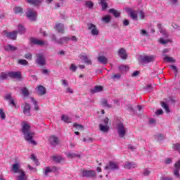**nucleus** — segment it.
Returning a JSON list of instances; mask_svg holds the SVG:
<instances>
[{"instance_id":"f257e3e1","label":"nucleus","mask_w":180,"mask_h":180,"mask_svg":"<svg viewBox=\"0 0 180 180\" xmlns=\"http://www.w3.org/2000/svg\"><path fill=\"white\" fill-rule=\"evenodd\" d=\"M22 133L24 134V139L30 144L36 146L37 143L33 139L34 137V131L30 130V124L24 122L22 124Z\"/></svg>"},{"instance_id":"f03ea898","label":"nucleus","mask_w":180,"mask_h":180,"mask_svg":"<svg viewBox=\"0 0 180 180\" xmlns=\"http://www.w3.org/2000/svg\"><path fill=\"white\" fill-rule=\"evenodd\" d=\"M98 129L102 133H108L109 131V118L106 117L101 120L98 125Z\"/></svg>"},{"instance_id":"7ed1b4c3","label":"nucleus","mask_w":180,"mask_h":180,"mask_svg":"<svg viewBox=\"0 0 180 180\" xmlns=\"http://www.w3.org/2000/svg\"><path fill=\"white\" fill-rule=\"evenodd\" d=\"M126 12L128 13L129 16H130L132 20H139V11L131 8H126Z\"/></svg>"},{"instance_id":"20e7f679","label":"nucleus","mask_w":180,"mask_h":180,"mask_svg":"<svg viewBox=\"0 0 180 180\" xmlns=\"http://www.w3.org/2000/svg\"><path fill=\"white\" fill-rule=\"evenodd\" d=\"M117 131L119 137L120 139H123L124 136H126V127H124V124L123 123H119L117 125Z\"/></svg>"},{"instance_id":"39448f33","label":"nucleus","mask_w":180,"mask_h":180,"mask_svg":"<svg viewBox=\"0 0 180 180\" xmlns=\"http://www.w3.org/2000/svg\"><path fill=\"white\" fill-rule=\"evenodd\" d=\"M26 15H27V18L30 20L34 21L37 18V12H36L33 8H27Z\"/></svg>"},{"instance_id":"423d86ee","label":"nucleus","mask_w":180,"mask_h":180,"mask_svg":"<svg viewBox=\"0 0 180 180\" xmlns=\"http://www.w3.org/2000/svg\"><path fill=\"white\" fill-rule=\"evenodd\" d=\"M154 56H140V63L142 65L148 64V63H153L154 61Z\"/></svg>"},{"instance_id":"0eeeda50","label":"nucleus","mask_w":180,"mask_h":180,"mask_svg":"<svg viewBox=\"0 0 180 180\" xmlns=\"http://www.w3.org/2000/svg\"><path fill=\"white\" fill-rule=\"evenodd\" d=\"M87 28H88V30H90L92 36H98L99 34V30H98V27L94 24L93 23L87 24Z\"/></svg>"},{"instance_id":"6e6552de","label":"nucleus","mask_w":180,"mask_h":180,"mask_svg":"<svg viewBox=\"0 0 180 180\" xmlns=\"http://www.w3.org/2000/svg\"><path fill=\"white\" fill-rule=\"evenodd\" d=\"M11 172L13 174H20L23 169L20 167V162H18L12 165Z\"/></svg>"},{"instance_id":"1a4fd4ad","label":"nucleus","mask_w":180,"mask_h":180,"mask_svg":"<svg viewBox=\"0 0 180 180\" xmlns=\"http://www.w3.org/2000/svg\"><path fill=\"white\" fill-rule=\"evenodd\" d=\"M105 171L109 174L110 171H115V169H119V165L115 162H110L109 165L105 166Z\"/></svg>"},{"instance_id":"9d476101","label":"nucleus","mask_w":180,"mask_h":180,"mask_svg":"<svg viewBox=\"0 0 180 180\" xmlns=\"http://www.w3.org/2000/svg\"><path fill=\"white\" fill-rule=\"evenodd\" d=\"M52 40L53 41H56L57 44H64V43L70 41V40H71V38L64 37L60 38L59 40H57V39L56 38V35L53 34L52 35Z\"/></svg>"},{"instance_id":"9b49d317","label":"nucleus","mask_w":180,"mask_h":180,"mask_svg":"<svg viewBox=\"0 0 180 180\" xmlns=\"http://www.w3.org/2000/svg\"><path fill=\"white\" fill-rule=\"evenodd\" d=\"M37 64H38V65H40L41 67L44 66L46 65V58H44V56H43L41 53H38L37 55Z\"/></svg>"},{"instance_id":"f8f14e48","label":"nucleus","mask_w":180,"mask_h":180,"mask_svg":"<svg viewBox=\"0 0 180 180\" xmlns=\"http://www.w3.org/2000/svg\"><path fill=\"white\" fill-rule=\"evenodd\" d=\"M4 33L7 37V39H9L10 40H16V37H18V31H13V32H6L4 31Z\"/></svg>"},{"instance_id":"ddd939ff","label":"nucleus","mask_w":180,"mask_h":180,"mask_svg":"<svg viewBox=\"0 0 180 180\" xmlns=\"http://www.w3.org/2000/svg\"><path fill=\"white\" fill-rule=\"evenodd\" d=\"M96 175V173L94 170H83L82 176L86 178H94Z\"/></svg>"},{"instance_id":"4468645a","label":"nucleus","mask_w":180,"mask_h":180,"mask_svg":"<svg viewBox=\"0 0 180 180\" xmlns=\"http://www.w3.org/2000/svg\"><path fill=\"white\" fill-rule=\"evenodd\" d=\"M179 170H180V160H179L175 164H174V175L176 176V178H179Z\"/></svg>"},{"instance_id":"2eb2a0df","label":"nucleus","mask_w":180,"mask_h":180,"mask_svg":"<svg viewBox=\"0 0 180 180\" xmlns=\"http://www.w3.org/2000/svg\"><path fill=\"white\" fill-rule=\"evenodd\" d=\"M49 142L52 147H56V146H58V138L56 136H51L49 139Z\"/></svg>"},{"instance_id":"dca6fc26","label":"nucleus","mask_w":180,"mask_h":180,"mask_svg":"<svg viewBox=\"0 0 180 180\" xmlns=\"http://www.w3.org/2000/svg\"><path fill=\"white\" fill-rule=\"evenodd\" d=\"M80 59L84 64H87L88 65H92V60H91V59L86 55L81 54Z\"/></svg>"},{"instance_id":"f3484780","label":"nucleus","mask_w":180,"mask_h":180,"mask_svg":"<svg viewBox=\"0 0 180 180\" xmlns=\"http://www.w3.org/2000/svg\"><path fill=\"white\" fill-rule=\"evenodd\" d=\"M8 76L11 78H15L16 79H20L22 78V73L20 72H10Z\"/></svg>"},{"instance_id":"a211bd4d","label":"nucleus","mask_w":180,"mask_h":180,"mask_svg":"<svg viewBox=\"0 0 180 180\" xmlns=\"http://www.w3.org/2000/svg\"><path fill=\"white\" fill-rule=\"evenodd\" d=\"M22 112H23V113L25 116H30L31 115L30 105L29 103H25L24 104V108H23Z\"/></svg>"},{"instance_id":"6ab92c4d","label":"nucleus","mask_w":180,"mask_h":180,"mask_svg":"<svg viewBox=\"0 0 180 180\" xmlns=\"http://www.w3.org/2000/svg\"><path fill=\"white\" fill-rule=\"evenodd\" d=\"M118 56L122 60H126V58H127V53H126V50L124 49H123V48H121L118 51Z\"/></svg>"},{"instance_id":"aec40b11","label":"nucleus","mask_w":180,"mask_h":180,"mask_svg":"<svg viewBox=\"0 0 180 180\" xmlns=\"http://www.w3.org/2000/svg\"><path fill=\"white\" fill-rule=\"evenodd\" d=\"M30 41L32 44H37V46H44L46 44V42L36 38H32Z\"/></svg>"},{"instance_id":"412c9836","label":"nucleus","mask_w":180,"mask_h":180,"mask_svg":"<svg viewBox=\"0 0 180 180\" xmlns=\"http://www.w3.org/2000/svg\"><path fill=\"white\" fill-rule=\"evenodd\" d=\"M6 101H8L9 104L16 108V103H15V100L13 99L12 96L11 94H6L5 96Z\"/></svg>"},{"instance_id":"4be33fe9","label":"nucleus","mask_w":180,"mask_h":180,"mask_svg":"<svg viewBox=\"0 0 180 180\" xmlns=\"http://www.w3.org/2000/svg\"><path fill=\"white\" fill-rule=\"evenodd\" d=\"M16 180H28L27 175H26L25 171L21 172L20 174L17 176Z\"/></svg>"},{"instance_id":"5701e85b","label":"nucleus","mask_w":180,"mask_h":180,"mask_svg":"<svg viewBox=\"0 0 180 180\" xmlns=\"http://www.w3.org/2000/svg\"><path fill=\"white\" fill-rule=\"evenodd\" d=\"M68 158H81V154L69 152L66 154Z\"/></svg>"},{"instance_id":"b1692460","label":"nucleus","mask_w":180,"mask_h":180,"mask_svg":"<svg viewBox=\"0 0 180 180\" xmlns=\"http://www.w3.org/2000/svg\"><path fill=\"white\" fill-rule=\"evenodd\" d=\"M56 30L58 32V33H64V24L63 23H58L55 27Z\"/></svg>"},{"instance_id":"393cba45","label":"nucleus","mask_w":180,"mask_h":180,"mask_svg":"<svg viewBox=\"0 0 180 180\" xmlns=\"http://www.w3.org/2000/svg\"><path fill=\"white\" fill-rule=\"evenodd\" d=\"M158 28L159 29V31L162 34V36L165 37H168V33H167V31L162 27L161 24H158Z\"/></svg>"},{"instance_id":"a878e982","label":"nucleus","mask_w":180,"mask_h":180,"mask_svg":"<svg viewBox=\"0 0 180 180\" xmlns=\"http://www.w3.org/2000/svg\"><path fill=\"white\" fill-rule=\"evenodd\" d=\"M27 2H28V4H30V5L37 6V5H40V4L43 2V0H27Z\"/></svg>"},{"instance_id":"bb28decb","label":"nucleus","mask_w":180,"mask_h":180,"mask_svg":"<svg viewBox=\"0 0 180 180\" xmlns=\"http://www.w3.org/2000/svg\"><path fill=\"white\" fill-rule=\"evenodd\" d=\"M124 168L127 169H133V168H136V163L127 162L124 165Z\"/></svg>"},{"instance_id":"cd10ccee","label":"nucleus","mask_w":180,"mask_h":180,"mask_svg":"<svg viewBox=\"0 0 180 180\" xmlns=\"http://www.w3.org/2000/svg\"><path fill=\"white\" fill-rule=\"evenodd\" d=\"M97 60L101 64H108V58L103 56H98Z\"/></svg>"},{"instance_id":"c85d7f7f","label":"nucleus","mask_w":180,"mask_h":180,"mask_svg":"<svg viewBox=\"0 0 180 180\" xmlns=\"http://www.w3.org/2000/svg\"><path fill=\"white\" fill-rule=\"evenodd\" d=\"M103 91V87L101 86H96L93 89L91 90L92 94H98V92H102Z\"/></svg>"},{"instance_id":"c756f323","label":"nucleus","mask_w":180,"mask_h":180,"mask_svg":"<svg viewBox=\"0 0 180 180\" xmlns=\"http://www.w3.org/2000/svg\"><path fill=\"white\" fill-rule=\"evenodd\" d=\"M110 13H112L115 18H120V12L115 8H110L109 10Z\"/></svg>"},{"instance_id":"7c9ffc66","label":"nucleus","mask_w":180,"mask_h":180,"mask_svg":"<svg viewBox=\"0 0 180 180\" xmlns=\"http://www.w3.org/2000/svg\"><path fill=\"white\" fill-rule=\"evenodd\" d=\"M4 50L6 51H15V50H18V48H16V46H13V45L8 44L4 46Z\"/></svg>"},{"instance_id":"2f4dec72","label":"nucleus","mask_w":180,"mask_h":180,"mask_svg":"<svg viewBox=\"0 0 180 180\" xmlns=\"http://www.w3.org/2000/svg\"><path fill=\"white\" fill-rule=\"evenodd\" d=\"M101 105L103 106V108H107L108 109H110L112 108V104L108 103V100L106 99H103L101 101Z\"/></svg>"},{"instance_id":"473e14b6","label":"nucleus","mask_w":180,"mask_h":180,"mask_svg":"<svg viewBox=\"0 0 180 180\" xmlns=\"http://www.w3.org/2000/svg\"><path fill=\"white\" fill-rule=\"evenodd\" d=\"M26 32V28L23 27L22 25H18L17 33H20V34H23Z\"/></svg>"},{"instance_id":"72a5a7b5","label":"nucleus","mask_w":180,"mask_h":180,"mask_svg":"<svg viewBox=\"0 0 180 180\" xmlns=\"http://www.w3.org/2000/svg\"><path fill=\"white\" fill-rule=\"evenodd\" d=\"M108 0H101L100 4L101 5L102 11H105V9L108 8V4H106V1Z\"/></svg>"},{"instance_id":"f704fd0d","label":"nucleus","mask_w":180,"mask_h":180,"mask_svg":"<svg viewBox=\"0 0 180 180\" xmlns=\"http://www.w3.org/2000/svg\"><path fill=\"white\" fill-rule=\"evenodd\" d=\"M61 120L65 123H71V120H70V117L65 115H61Z\"/></svg>"},{"instance_id":"c9c22d12","label":"nucleus","mask_w":180,"mask_h":180,"mask_svg":"<svg viewBox=\"0 0 180 180\" xmlns=\"http://www.w3.org/2000/svg\"><path fill=\"white\" fill-rule=\"evenodd\" d=\"M38 93L39 95H45L46 94V88L43 86H38Z\"/></svg>"},{"instance_id":"e433bc0d","label":"nucleus","mask_w":180,"mask_h":180,"mask_svg":"<svg viewBox=\"0 0 180 180\" xmlns=\"http://www.w3.org/2000/svg\"><path fill=\"white\" fill-rule=\"evenodd\" d=\"M73 127L75 129V130H84V126L77 123H75L73 124Z\"/></svg>"},{"instance_id":"4c0bfd02","label":"nucleus","mask_w":180,"mask_h":180,"mask_svg":"<svg viewBox=\"0 0 180 180\" xmlns=\"http://www.w3.org/2000/svg\"><path fill=\"white\" fill-rule=\"evenodd\" d=\"M52 158L55 162H61L64 160L61 156H53Z\"/></svg>"},{"instance_id":"58836bf2","label":"nucleus","mask_w":180,"mask_h":180,"mask_svg":"<svg viewBox=\"0 0 180 180\" xmlns=\"http://www.w3.org/2000/svg\"><path fill=\"white\" fill-rule=\"evenodd\" d=\"M15 13H23V8L21 7L17 6L13 8Z\"/></svg>"},{"instance_id":"ea45409f","label":"nucleus","mask_w":180,"mask_h":180,"mask_svg":"<svg viewBox=\"0 0 180 180\" xmlns=\"http://www.w3.org/2000/svg\"><path fill=\"white\" fill-rule=\"evenodd\" d=\"M21 94L23 96H29V90L26 87H24L21 89Z\"/></svg>"},{"instance_id":"a19ab883","label":"nucleus","mask_w":180,"mask_h":180,"mask_svg":"<svg viewBox=\"0 0 180 180\" xmlns=\"http://www.w3.org/2000/svg\"><path fill=\"white\" fill-rule=\"evenodd\" d=\"M169 41H171V40H169V39H164V38H160L159 39L160 44H163V45L168 44V43H169Z\"/></svg>"},{"instance_id":"79ce46f5","label":"nucleus","mask_w":180,"mask_h":180,"mask_svg":"<svg viewBox=\"0 0 180 180\" xmlns=\"http://www.w3.org/2000/svg\"><path fill=\"white\" fill-rule=\"evenodd\" d=\"M155 137L156 140L161 141V140H164V139H165V135L162 134H158L157 135H155Z\"/></svg>"},{"instance_id":"37998d69","label":"nucleus","mask_w":180,"mask_h":180,"mask_svg":"<svg viewBox=\"0 0 180 180\" xmlns=\"http://www.w3.org/2000/svg\"><path fill=\"white\" fill-rule=\"evenodd\" d=\"M118 68L120 71H125V72H127V71H129V68L124 65H120Z\"/></svg>"},{"instance_id":"c03bdc74","label":"nucleus","mask_w":180,"mask_h":180,"mask_svg":"<svg viewBox=\"0 0 180 180\" xmlns=\"http://www.w3.org/2000/svg\"><path fill=\"white\" fill-rule=\"evenodd\" d=\"M0 117L1 120H5L6 118V115H5V112H4V109L0 108Z\"/></svg>"},{"instance_id":"a18cd8bd","label":"nucleus","mask_w":180,"mask_h":180,"mask_svg":"<svg viewBox=\"0 0 180 180\" xmlns=\"http://www.w3.org/2000/svg\"><path fill=\"white\" fill-rule=\"evenodd\" d=\"M31 102L33 103L35 110H39V105H37V101H36L34 98H31Z\"/></svg>"},{"instance_id":"49530a36","label":"nucleus","mask_w":180,"mask_h":180,"mask_svg":"<svg viewBox=\"0 0 180 180\" xmlns=\"http://www.w3.org/2000/svg\"><path fill=\"white\" fill-rule=\"evenodd\" d=\"M164 60L165 61H167V63H175V60L172 57L165 56Z\"/></svg>"},{"instance_id":"de8ad7c7","label":"nucleus","mask_w":180,"mask_h":180,"mask_svg":"<svg viewBox=\"0 0 180 180\" xmlns=\"http://www.w3.org/2000/svg\"><path fill=\"white\" fill-rule=\"evenodd\" d=\"M139 15V19L141 20H143L146 18V15L144 14V12L143 11H138Z\"/></svg>"},{"instance_id":"09e8293b","label":"nucleus","mask_w":180,"mask_h":180,"mask_svg":"<svg viewBox=\"0 0 180 180\" xmlns=\"http://www.w3.org/2000/svg\"><path fill=\"white\" fill-rule=\"evenodd\" d=\"M50 172H53V168L49 167H45L44 175H49Z\"/></svg>"},{"instance_id":"8fccbe9b","label":"nucleus","mask_w":180,"mask_h":180,"mask_svg":"<svg viewBox=\"0 0 180 180\" xmlns=\"http://www.w3.org/2000/svg\"><path fill=\"white\" fill-rule=\"evenodd\" d=\"M103 22L105 23H109L110 22V15H105L102 18Z\"/></svg>"},{"instance_id":"3c124183","label":"nucleus","mask_w":180,"mask_h":180,"mask_svg":"<svg viewBox=\"0 0 180 180\" xmlns=\"http://www.w3.org/2000/svg\"><path fill=\"white\" fill-rule=\"evenodd\" d=\"M18 64H20V65H27L29 63L27 62V60L25 59H21V60H18Z\"/></svg>"},{"instance_id":"603ef678","label":"nucleus","mask_w":180,"mask_h":180,"mask_svg":"<svg viewBox=\"0 0 180 180\" xmlns=\"http://www.w3.org/2000/svg\"><path fill=\"white\" fill-rule=\"evenodd\" d=\"M162 108L165 109L167 113H169V108L168 107V105H167L165 102L162 103Z\"/></svg>"},{"instance_id":"864d4df0","label":"nucleus","mask_w":180,"mask_h":180,"mask_svg":"<svg viewBox=\"0 0 180 180\" xmlns=\"http://www.w3.org/2000/svg\"><path fill=\"white\" fill-rule=\"evenodd\" d=\"M30 158L35 162L36 165H39L40 163H39V160L36 158V156L34 155H31Z\"/></svg>"},{"instance_id":"5fc2aeb1","label":"nucleus","mask_w":180,"mask_h":180,"mask_svg":"<svg viewBox=\"0 0 180 180\" xmlns=\"http://www.w3.org/2000/svg\"><path fill=\"white\" fill-rule=\"evenodd\" d=\"M78 67H77V65H75V63H72L70 67V70L71 71H72V72H75V71H77Z\"/></svg>"},{"instance_id":"6e6d98bb","label":"nucleus","mask_w":180,"mask_h":180,"mask_svg":"<svg viewBox=\"0 0 180 180\" xmlns=\"http://www.w3.org/2000/svg\"><path fill=\"white\" fill-rule=\"evenodd\" d=\"M85 5L86 8H89L90 9H92V8H94V3H92L91 1H86Z\"/></svg>"},{"instance_id":"4d7b16f0","label":"nucleus","mask_w":180,"mask_h":180,"mask_svg":"<svg viewBox=\"0 0 180 180\" xmlns=\"http://www.w3.org/2000/svg\"><path fill=\"white\" fill-rule=\"evenodd\" d=\"M145 90L146 91V92H152V91H153V86L151 84H148L145 87Z\"/></svg>"},{"instance_id":"13d9d810","label":"nucleus","mask_w":180,"mask_h":180,"mask_svg":"<svg viewBox=\"0 0 180 180\" xmlns=\"http://www.w3.org/2000/svg\"><path fill=\"white\" fill-rule=\"evenodd\" d=\"M8 77H9V73L6 74L5 72H2L1 74L0 78H1V79H6V78H8Z\"/></svg>"},{"instance_id":"bf43d9fd","label":"nucleus","mask_w":180,"mask_h":180,"mask_svg":"<svg viewBox=\"0 0 180 180\" xmlns=\"http://www.w3.org/2000/svg\"><path fill=\"white\" fill-rule=\"evenodd\" d=\"M165 164L169 165L172 164V159L171 158H167L165 159Z\"/></svg>"},{"instance_id":"052dcab7","label":"nucleus","mask_w":180,"mask_h":180,"mask_svg":"<svg viewBox=\"0 0 180 180\" xmlns=\"http://www.w3.org/2000/svg\"><path fill=\"white\" fill-rule=\"evenodd\" d=\"M173 148L176 151H179L180 153V143H176L173 146Z\"/></svg>"},{"instance_id":"680f3d73","label":"nucleus","mask_w":180,"mask_h":180,"mask_svg":"<svg viewBox=\"0 0 180 180\" xmlns=\"http://www.w3.org/2000/svg\"><path fill=\"white\" fill-rule=\"evenodd\" d=\"M169 68L174 71V75L176 76V72H178V69L176 68V66H174V65H170V66H169Z\"/></svg>"},{"instance_id":"e2e57ef3","label":"nucleus","mask_w":180,"mask_h":180,"mask_svg":"<svg viewBox=\"0 0 180 180\" xmlns=\"http://www.w3.org/2000/svg\"><path fill=\"white\" fill-rule=\"evenodd\" d=\"M150 172L148 169H145L143 172V174L145 176H148V175H150Z\"/></svg>"},{"instance_id":"0e129e2a","label":"nucleus","mask_w":180,"mask_h":180,"mask_svg":"<svg viewBox=\"0 0 180 180\" xmlns=\"http://www.w3.org/2000/svg\"><path fill=\"white\" fill-rule=\"evenodd\" d=\"M156 122H157V121H156L155 119L150 118V119L149 120V124H150V126H154V124H155Z\"/></svg>"},{"instance_id":"69168bd1","label":"nucleus","mask_w":180,"mask_h":180,"mask_svg":"<svg viewBox=\"0 0 180 180\" xmlns=\"http://www.w3.org/2000/svg\"><path fill=\"white\" fill-rule=\"evenodd\" d=\"M25 58H26L27 60H32V56L30 53H27L25 55Z\"/></svg>"},{"instance_id":"338daca9","label":"nucleus","mask_w":180,"mask_h":180,"mask_svg":"<svg viewBox=\"0 0 180 180\" xmlns=\"http://www.w3.org/2000/svg\"><path fill=\"white\" fill-rule=\"evenodd\" d=\"M140 34H141V36H148V32H147L146 30H141Z\"/></svg>"},{"instance_id":"774afa93","label":"nucleus","mask_w":180,"mask_h":180,"mask_svg":"<svg viewBox=\"0 0 180 180\" xmlns=\"http://www.w3.org/2000/svg\"><path fill=\"white\" fill-rule=\"evenodd\" d=\"M120 74L114 75L112 78V79H120Z\"/></svg>"}]
</instances>
